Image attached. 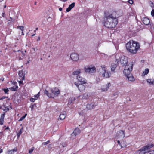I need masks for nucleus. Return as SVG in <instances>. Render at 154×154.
<instances>
[{
    "label": "nucleus",
    "mask_w": 154,
    "mask_h": 154,
    "mask_svg": "<svg viewBox=\"0 0 154 154\" xmlns=\"http://www.w3.org/2000/svg\"><path fill=\"white\" fill-rule=\"evenodd\" d=\"M118 23V19L114 13L105 12L104 19V25L107 28L115 27Z\"/></svg>",
    "instance_id": "1"
},
{
    "label": "nucleus",
    "mask_w": 154,
    "mask_h": 154,
    "mask_svg": "<svg viewBox=\"0 0 154 154\" xmlns=\"http://www.w3.org/2000/svg\"><path fill=\"white\" fill-rule=\"evenodd\" d=\"M127 50L131 53L134 54L140 48V45L137 42L130 40L126 45Z\"/></svg>",
    "instance_id": "2"
},
{
    "label": "nucleus",
    "mask_w": 154,
    "mask_h": 154,
    "mask_svg": "<svg viewBox=\"0 0 154 154\" xmlns=\"http://www.w3.org/2000/svg\"><path fill=\"white\" fill-rule=\"evenodd\" d=\"M60 93V91L58 88L55 87L50 89L49 91L45 90L44 91L45 94L49 98H54L57 96Z\"/></svg>",
    "instance_id": "3"
},
{
    "label": "nucleus",
    "mask_w": 154,
    "mask_h": 154,
    "mask_svg": "<svg viewBox=\"0 0 154 154\" xmlns=\"http://www.w3.org/2000/svg\"><path fill=\"white\" fill-rule=\"evenodd\" d=\"M154 146L153 144H151L144 146L138 151L139 154H145L147 152H149L150 151L149 150L152 147Z\"/></svg>",
    "instance_id": "4"
},
{
    "label": "nucleus",
    "mask_w": 154,
    "mask_h": 154,
    "mask_svg": "<svg viewBox=\"0 0 154 154\" xmlns=\"http://www.w3.org/2000/svg\"><path fill=\"white\" fill-rule=\"evenodd\" d=\"M130 66L128 67V65L125 67V69L123 70V73L126 77L127 76H129L130 74H131V72L132 70L133 64L131 62L129 63Z\"/></svg>",
    "instance_id": "5"
},
{
    "label": "nucleus",
    "mask_w": 154,
    "mask_h": 154,
    "mask_svg": "<svg viewBox=\"0 0 154 154\" xmlns=\"http://www.w3.org/2000/svg\"><path fill=\"white\" fill-rule=\"evenodd\" d=\"M119 60L118 59H116L115 61V63H113L111 64V69L112 72H115V71L117 67V65L119 62Z\"/></svg>",
    "instance_id": "6"
},
{
    "label": "nucleus",
    "mask_w": 154,
    "mask_h": 154,
    "mask_svg": "<svg viewBox=\"0 0 154 154\" xmlns=\"http://www.w3.org/2000/svg\"><path fill=\"white\" fill-rule=\"evenodd\" d=\"M85 71L86 73H93L95 72L96 68L94 66H90L87 68L85 67Z\"/></svg>",
    "instance_id": "7"
},
{
    "label": "nucleus",
    "mask_w": 154,
    "mask_h": 154,
    "mask_svg": "<svg viewBox=\"0 0 154 154\" xmlns=\"http://www.w3.org/2000/svg\"><path fill=\"white\" fill-rule=\"evenodd\" d=\"M120 62L121 64L122 65V66H126L128 60L127 57L125 56H122L120 60Z\"/></svg>",
    "instance_id": "8"
},
{
    "label": "nucleus",
    "mask_w": 154,
    "mask_h": 154,
    "mask_svg": "<svg viewBox=\"0 0 154 154\" xmlns=\"http://www.w3.org/2000/svg\"><path fill=\"white\" fill-rule=\"evenodd\" d=\"M82 84H78V83L76 82L74 83V84L77 87L79 90L80 92H84L85 89V86Z\"/></svg>",
    "instance_id": "9"
},
{
    "label": "nucleus",
    "mask_w": 154,
    "mask_h": 154,
    "mask_svg": "<svg viewBox=\"0 0 154 154\" xmlns=\"http://www.w3.org/2000/svg\"><path fill=\"white\" fill-rule=\"evenodd\" d=\"M70 57L73 61H77L79 59V55L76 53H72L71 54Z\"/></svg>",
    "instance_id": "10"
},
{
    "label": "nucleus",
    "mask_w": 154,
    "mask_h": 154,
    "mask_svg": "<svg viewBox=\"0 0 154 154\" xmlns=\"http://www.w3.org/2000/svg\"><path fill=\"white\" fill-rule=\"evenodd\" d=\"M106 69V66L105 65H102L97 70L99 74L102 75L105 72Z\"/></svg>",
    "instance_id": "11"
},
{
    "label": "nucleus",
    "mask_w": 154,
    "mask_h": 154,
    "mask_svg": "<svg viewBox=\"0 0 154 154\" xmlns=\"http://www.w3.org/2000/svg\"><path fill=\"white\" fill-rule=\"evenodd\" d=\"M77 79L78 81L81 82L82 84H85L87 82L85 79L80 76V75H78Z\"/></svg>",
    "instance_id": "12"
},
{
    "label": "nucleus",
    "mask_w": 154,
    "mask_h": 154,
    "mask_svg": "<svg viewBox=\"0 0 154 154\" xmlns=\"http://www.w3.org/2000/svg\"><path fill=\"white\" fill-rule=\"evenodd\" d=\"M80 132V130L78 128L75 129L73 132L71 134V136L74 137L75 136L79 134Z\"/></svg>",
    "instance_id": "13"
},
{
    "label": "nucleus",
    "mask_w": 154,
    "mask_h": 154,
    "mask_svg": "<svg viewBox=\"0 0 154 154\" xmlns=\"http://www.w3.org/2000/svg\"><path fill=\"white\" fill-rule=\"evenodd\" d=\"M109 85H110V83H109L105 85H103L101 87V90L103 91H106L109 89Z\"/></svg>",
    "instance_id": "14"
},
{
    "label": "nucleus",
    "mask_w": 154,
    "mask_h": 154,
    "mask_svg": "<svg viewBox=\"0 0 154 154\" xmlns=\"http://www.w3.org/2000/svg\"><path fill=\"white\" fill-rule=\"evenodd\" d=\"M117 136L119 138L121 137L123 138L125 137V132L123 131H119L117 133Z\"/></svg>",
    "instance_id": "15"
},
{
    "label": "nucleus",
    "mask_w": 154,
    "mask_h": 154,
    "mask_svg": "<svg viewBox=\"0 0 154 154\" xmlns=\"http://www.w3.org/2000/svg\"><path fill=\"white\" fill-rule=\"evenodd\" d=\"M25 71H23V70H21L19 71V75L20 77H21V79L22 80H24L25 76Z\"/></svg>",
    "instance_id": "16"
},
{
    "label": "nucleus",
    "mask_w": 154,
    "mask_h": 154,
    "mask_svg": "<svg viewBox=\"0 0 154 154\" xmlns=\"http://www.w3.org/2000/svg\"><path fill=\"white\" fill-rule=\"evenodd\" d=\"M97 104H94V103L87 104L86 106V108L88 109H93Z\"/></svg>",
    "instance_id": "17"
},
{
    "label": "nucleus",
    "mask_w": 154,
    "mask_h": 154,
    "mask_svg": "<svg viewBox=\"0 0 154 154\" xmlns=\"http://www.w3.org/2000/svg\"><path fill=\"white\" fill-rule=\"evenodd\" d=\"M111 75V73L109 71H107L106 70H105V72L103 74L102 76L103 77H105L106 78H108L110 77Z\"/></svg>",
    "instance_id": "18"
},
{
    "label": "nucleus",
    "mask_w": 154,
    "mask_h": 154,
    "mask_svg": "<svg viewBox=\"0 0 154 154\" xmlns=\"http://www.w3.org/2000/svg\"><path fill=\"white\" fill-rule=\"evenodd\" d=\"M66 113L65 112H61L59 118L60 120H63L66 117Z\"/></svg>",
    "instance_id": "19"
},
{
    "label": "nucleus",
    "mask_w": 154,
    "mask_h": 154,
    "mask_svg": "<svg viewBox=\"0 0 154 154\" xmlns=\"http://www.w3.org/2000/svg\"><path fill=\"white\" fill-rule=\"evenodd\" d=\"M142 20L143 23L146 25H148L150 23L149 19L146 17L143 18Z\"/></svg>",
    "instance_id": "20"
},
{
    "label": "nucleus",
    "mask_w": 154,
    "mask_h": 154,
    "mask_svg": "<svg viewBox=\"0 0 154 154\" xmlns=\"http://www.w3.org/2000/svg\"><path fill=\"white\" fill-rule=\"evenodd\" d=\"M75 3L73 2L70 4L69 7L66 9V11L67 12H69L75 6Z\"/></svg>",
    "instance_id": "21"
},
{
    "label": "nucleus",
    "mask_w": 154,
    "mask_h": 154,
    "mask_svg": "<svg viewBox=\"0 0 154 154\" xmlns=\"http://www.w3.org/2000/svg\"><path fill=\"white\" fill-rule=\"evenodd\" d=\"M127 79H128V81L133 82L135 81V79L133 77L132 74H130L129 76H126Z\"/></svg>",
    "instance_id": "22"
},
{
    "label": "nucleus",
    "mask_w": 154,
    "mask_h": 154,
    "mask_svg": "<svg viewBox=\"0 0 154 154\" xmlns=\"http://www.w3.org/2000/svg\"><path fill=\"white\" fill-rule=\"evenodd\" d=\"M90 96V94L88 93H84L82 96V98L83 99H87Z\"/></svg>",
    "instance_id": "23"
},
{
    "label": "nucleus",
    "mask_w": 154,
    "mask_h": 154,
    "mask_svg": "<svg viewBox=\"0 0 154 154\" xmlns=\"http://www.w3.org/2000/svg\"><path fill=\"white\" fill-rule=\"evenodd\" d=\"M17 148L15 147L13 149L8 150V154H14V152H17Z\"/></svg>",
    "instance_id": "24"
},
{
    "label": "nucleus",
    "mask_w": 154,
    "mask_h": 154,
    "mask_svg": "<svg viewBox=\"0 0 154 154\" xmlns=\"http://www.w3.org/2000/svg\"><path fill=\"white\" fill-rule=\"evenodd\" d=\"M147 82L149 85H154V79H148L147 80Z\"/></svg>",
    "instance_id": "25"
},
{
    "label": "nucleus",
    "mask_w": 154,
    "mask_h": 154,
    "mask_svg": "<svg viewBox=\"0 0 154 154\" xmlns=\"http://www.w3.org/2000/svg\"><path fill=\"white\" fill-rule=\"evenodd\" d=\"M81 73V70L78 69L74 71L72 73V75H77Z\"/></svg>",
    "instance_id": "26"
},
{
    "label": "nucleus",
    "mask_w": 154,
    "mask_h": 154,
    "mask_svg": "<svg viewBox=\"0 0 154 154\" xmlns=\"http://www.w3.org/2000/svg\"><path fill=\"white\" fill-rule=\"evenodd\" d=\"M18 88V86H16V87L15 86H13L11 88H9V89L13 91H17V89Z\"/></svg>",
    "instance_id": "27"
},
{
    "label": "nucleus",
    "mask_w": 154,
    "mask_h": 154,
    "mask_svg": "<svg viewBox=\"0 0 154 154\" xmlns=\"http://www.w3.org/2000/svg\"><path fill=\"white\" fill-rule=\"evenodd\" d=\"M149 72V69L148 68H146L145 69V71L143 72V73L144 75H146L148 74Z\"/></svg>",
    "instance_id": "28"
},
{
    "label": "nucleus",
    "mask_w": 154,
    "mask_h": 154,
    "mask_svg": "<svg viewBox=\"0 0 154 154\" xmlns=\"http://www.w3.org/2000/svg\"><path fill=\"white\" fill-rule=\"evenodd\" d=\"M17 28L19 29L22 31H23L24 30V27L23 26H17Z\"/></svg>",
    "instance_id": "29"
},
{
    "label": "nucleus",
    "mask_w": 154,
    "mask_h": 154,
    "mask_svg": "<svg viewBox=\"0 0 154 154\" xmlns=\"http://www.w3.org/2000/svg\"><path fill=\"white\" fill-rule=\"evenodd\" d=\"M5 112L3 113V114H2L1 115V118L0 119L4 120L5 116Z\"/></svg>",
    "instance_id": "30"
},
{
    "label": "nucleus",
    "mask_w": 154,
    "mask_h": 154,
    "mask_svg": "<svg viewBox=\"0 0 154 154\" xmlns=\"http://www.w3.org/2000/svg\"><path fill=\"white\" fill-rule=\"evenodd\" d=\"M27 115L26 114L24 116H23L21 117L20 119H19V121H22L26 117V116Z\"/></svg>",
    "instance_id": "31"
},
{
    "label": "nucleus",
    "mask_w": 154,
    "mask_h": 154,
    "mask_svg": "<svg viewBox=\"0 0 154 154\" xmlns=\"http://www.w3.org/2000/svg\"><path fill=\"white\" fill-rule=\"evenodd\" d=\"M21 133H22V129H21L20 130L19 132L17 134V136L18 137H19L21 135Z\"/></svg>",
    "instance_id": "32"
},
{
    "label": "nucleus",
    "mask_w": 154,
    "mask_h": 154,
    "mask_svg": "<svg viewBox=\"0 0 154 154\" xmlns=\"http://www.w3.org/2000/svg\"><path fill=\"white\" fill-rule=\"evenodd\" d=\"M3 90L4 91V92H5V94H8V93L9 91V90H8V89L4 88V89H3Z\"/></svg>",
    "instance_id": "33"
},
{
    "label": "nucleus",
    "mask_w": 154,
    "mask_h": 154,
    "mask_svg": "<svg viewBox=\"0 0 154 154\" xmlns=\"http://www.w3.org/2000/svg\"><path fill=\"white\" fill-rule=\"evenodd\" d=\"M3 106H4L5 109H2V110L3 111H5V110H7V111L9 110V109L8 107H5V106L4 105H3Z\"/></svg>",
    "instance_id": "34"
},
{
    "label": "nucleus",
    "mask_w": 154,
    "mask_h": 154,
    "mask_svg": "<svg viewBox=\"0 0 154 154\" xmlns=\"http://www.w3.org/2000/svg\"><path fill=\"white\" fill-rule=\"evenodd\" d=\"M39 94H40V92H38V93L36 95H35L34 96V97H35V98H36V99H38L39 96Z\"/></svg>",
    "instance_id": "35"
},
{
    "label": "nucleus",
    "mask_w": 154,
    "mask_h": 154,
    "mask_svg": "<svg viewBox=\"0 0 154 154\" xmlns=\"http://www.w3.org/2000/svg\"><path fill=\"white\" fill-rule=\"evenodd\" d=\"M34 149V148L33 147L31 149H30L29 150V153H31L32 152H33Z\"/></svg>",
    "instance_id": "36"
},
{
    "label": "nucleus",
    "mask_w": 154,
    "mask_h": 154,
    "mask_svg": "<svg viewBox=\"0 0 154 154\" xmlns=\"http://www.w3.org/2000/svg\"><path fill=\"white\" fill-rule=\"evenodd\" d=\"M50 141L48 140L46 142H44L42 143V145H45L48 144L49 143Z\"/></svg>",
    "instance_id": "37"
},
{
    "label": "nucleus",
    "mask_w": 154,
    "mask_h": 154,
    "mask_svg": "<svg viewBox=\"0 0 154 154\" xmlns=\"http://www.w3.org/2000/svg\"><path fill=\"white\" fill-rule=\"evenodd\" d=\"M62 145L63 147H65L66 146L67 144L66 143H62Z\"/></svg>",
    "instance_id": "38"
},
{
    "label": "nucleus",
    "mask_w": 154,
    "mask_h": 154,
    "mask_svg": "<svg viewBox=\"0 0 154 154\" xmlns=\"http://www.w3.org/2000/svg\"><path fill=\"white\" fill-rule=\"evenodd\" d=\"M151 15L154 17V9H152L151 12Z\"/></svg>",
    "instance_id": "39"
},
{
    "label": "nucleus",
    "mask_w": 154,
    "mask_h": 154,
    "mask_svg": "<svg viewBox=\"0 0 154 154\" xmlns=\"http://www.w3.org/2000/svg\"><path fill=\"white\" fill-rule=\"evenodd\" d=\"M4 120L0 119V122L1 125H2L3 124Z\"/></svg>",
    "instance_id": "40"
},
{
    "label": "nucleus",
    "mask_w": 154,
    "mask_h": 154,
    "mask_svg": "<svg viewBox=\"0 0 154 154\" xmlns=\"http://www.w3.org/2000/svg\"><path fill=\"white\" fill-rule=\"evenodd\" d=\"M35 100H36V99H33V98H31L30 99V101L32 102H34Z\"/></svg>",
    "instance_id": "41"
},
{
    "label": "nucleus",
    "mask_w": 154,
    "mask_h": 154,
    "mask_svg": "<svg viewBox=\"0 0 154 154\" xmlns=\"http://www.w3.org/2000/svg\"><path fill=\"white\" fill-rule=\"evenodd\" d=\"M49 150H50L52 149V146L51 144H49L48 146Z\"/></svg>",
    "instance_id": "42"
},
{
    "label": "nucleus",
    "mask_w": 154,
    "mask_h": 154,
    "mask_svg": "<svg viewBox=\"0 0 154 154\" xmlns=\"http://www.w3.org/2000/svg\"><path fill=\"white\" fill-rule=\"evenodd\" d=\"M128 2L129 3L131 4L133 3V1L132 0H129Z\"/></svg>",
    "instance_id": "43"
},
{
    "label": "nucleus",
    "mask_w": 154,
    "mask_h": 154,
    "mask_svg": "<svg viewBox=\"0 0 154 154\" xmlns=\"http://www.w3.org/2000/svg\"><path fill=\"white\" fill-rule=\"evenodd\" d=\"M34 105H31L30 106V107L31 108L32 110H33V108L34 107Z\"/></svg>",
    "instance_id": "44"
},
{
    "label": "nucleus",
    "mask_w": 154,
    "mask_h": 154,
    "mask_svg": "<svg viewBox=\"0 0 154 154\" xmlns=\"http://www.w3.org/2000/svg\"><path fill=\"white\" fill-rule=\"evenodd\" d=\"M2 16L3 17H5V12L3 13L2 14Z\"/></svg>",
    "instance_id": "45"
},
{
    "label": "nucleus",
    "mask_w": 154,
    "mask_h": 154,
    "mask_svg": "<svg viewBox=\"0 0 154 154\" xmlns=\"http://www.w3.org/2000/svg\"><path fill=\"white\" fill-rule=\"evenodd\" d=\"M151 6L152 7V8H153V7H154V4H153V3L152 2L151 3Z\"/></svg>",
    "instance_id": "46"
},
{
    "label": "nucleus",
    "mask_w": 154,
    "mask_h": 154,
    "mask_svg": "<svg viewBox=\"0 0 154 154\" xmlns=\"http://www.w3.org/2000/svg\"><path fill=\"white\" fill-rule=\"evenodd\" d=\"M7 97H2V98H0V100H2L3 99H4L6 98H7Z\"/></svg>",
    "instance_id": "47"
},
{
    "label": "nucleus",
    "mask_w": 154,
    "mask_h": 154,
    "mask_svg": "<svg viewBox=\"0 0 154 154\" xmlns=\"http://www.w3.org/2000/svg\"><path fill=\"white\" fill-rule=\"evenodd\" d=\"M3 135L2 132H0V137H1Z\"/></svg>",
    "instance_id": "48"
},
{
    "label": "nucleus",
    "mask_w": 154,
    "mask_h": 154,
    "mask_svg": "<svg viewBox=\"0 0 154 154\" xmlns=\"http://www.w3.org/2000/svg\"><path fill=\"white\" fill-rule=\"evenodd\" d=\"M40 39V36H38V39L37 40V41H39Z\"/></svg>",
    "instance_id": "49"
},
{
    "label": "nucleus",
    "mask_w": 154,
    "mask_h": 154,
    "mask_svg": "<svg viewBox=\"0 0 154 154\" xmlns=\"http://www.w3.org/2000/svg\"><path fill=\"white\" fill-rule=\"evenodd\" d=\"M3 152V150L2 149H0V153L2 152Z\"/></svg>",
    "instance_id": "50"
},
{
    "label": "nucleus",
    "mask_w": 154,
    "mask_h": 154,
    "mask_svg": "<svg viewBox=\"0 0 154 154\" xmlns=\"http://www.w3.org/2000/svg\"><path fill=\"white\" fill-rule=\"evenodd\" d=\"M59 10L60 11H62V8H59Z\"/></svg>",
    "instance_id": "51"
},
{
    "label": "nucleus",
    "mask_w": 154,
    "mask_h": 154,
    "mask_svg": "<svg viewBox=\"0 0 154 154\" xmlns=\"http://www.w3.org/2000/svg\"><path fill=\"white\" fill-rule=\"evenodd\" d=\"M9 129V127H7L5 129V130L6 129Z\"/></svg>",
    "instance_id": "52"
},
{
    "label": "nucleus",
    "mask_w": 154,
    "mask_h": 154,
    "mask_svg": "<svg viewBox=\"0 0 154 154\" xmlns=\"http://www.w3.org/2000/svg\"><path fill=\"white\" fill-rule=\"evenodd\" d=\"M0 79L2 80V81H3L4 80V78H2Z\"/></svg>",
    "instance_id": "53"
},
{
    "label": "nucleus",
    "mask_w": 154,
    "mask_h": 154,
    "mask_svg": "<svg viewBox=\"0 0 154 154\" xmlns=\"http://www.w3.org/2000/svg\"><path fill=\"white\" fill-rule=\"evenodd\" d=\"M19 82L20 84H22V82L21 81H20Z\"/></svg>",
    "instance_id": "54"
},
{
    "label": "nucleus",
    "mask_w": 154,
    "mask_h": 154,
    "mask_svg": "<svg viewBox=\"0 0 154 154\" xmlns=\"http://www.w3.org/2000/svg\"><path fill=\"white\" fill-rule=\"evenodd\" d=\"M117 142L119 144H120V142L119 140L117 141Z\"/></svg>",
    "instance_id": "55"
},
{
    "label": "nucleus",
    "mask_w": 154,
    "mask_h": 154,
    "mask_svg": "<svg viewBox=\"0 0 154 154\" xmlns=\"http://www.w3.org/2000/svg\"><path fill=\"white\" fill-rule=\"evenodd\" d=\"M151 153L153 154H154V150Z\"/></svg>",
    "instance_id": "56"
},
{
    "label": "nucleus",
    "mask_w": 154,
    "mask_h": 154,
    "mask_svg": "<svg viewBox=\"0 0 154 154\" xmlns=\"http://www.w3.org/2000/svg\"><path fill=\"white\" fill-rule=\"evenodd\" d=\"M32 49H33V51H35V48H32Z\"/></svg>",
    "instance_id": "57"
},
{
    "label": "nucleus",
    "mask_w": 154,
    "mask_h": 154,
    "mask_svg": "<svg viewBox=\"0 0 154 154\" xmlns=\"http://www.w3.org/2000/svg\"><path fill=\"white\" fill-rule=\"evenodd\" d=\"M22 35H24V33H23V31H22Z\"/></svg>",
    "instance_id": "58"
},
{
    "label": "nucleus",
    "mask_w": 154,
    "mask_h": 154,
    "mask_svg": "<svg viewBox=\"0 0 154 154\" xmlns=\"http://www.w3.org/2000/svg\"><path fill=\"white\" fill-rule=\"evenodd\" d=\"M35 35V34H33L32 35V36H33Z\"/></svg>",
    "instance_id": "59"
},
{
    "label": "nucleus",
    "mask_w": 154,
    "mask_h": 154,
    "mask_svg": "<svg viewBox=\"0 0 154 154\" xmlns=\"http://www.w3.org/2000/svg\"><path fill=\"white\" fill-rule=\"evenodd\" d=\"M38 28H36L35 29V30H38Z\"/></svg>",
    "instance_id": "60"
},
{
    "label": "nucleus",
    "mask_w": 154,
    "mask_h": 154,
    "mask_svg": "<svg viewBox=\"0 0 154 154\" xmlns=\"http://www.w3.org/2000/svg\"><path fill=\"white\" fill-rule=\"evenodd\" d=\"M0 109H2V107L1 106H0Z\"/></svg>",
    "instance_id": "61"
},
{
    "label": "nucleus",
    "mask_w": 154,
    "mask_h": 154,
    "mask_svg": "<svg viewBox=\"0 0 154 154\" xmlns=\"http://www.w3.org/2000/svg\"><path fill=\"white\" fill-rule=\"evenodd\" d=\"M6 7V5H5V6H4V8H5Z\"/></svg>",
    "instance_id": "62"
},
{
    "label": "nucleus",
    "mask_w": 154,
    "mask_h": 154,
    "mask_svg": "<svg viewBox=\"0 0 154 154\" xmlns=\"http://www.w3.org/2000/svg\"><path fill=\"white\" fill-rule=\"evenodd\" d=\"M133 128L132 127H131L130 129H132Z\"/></svg>",
    "instance_id": "63"
},
{
    "label": "nucleus",
    "mask_w": 154,
    "mask_h": 154,
    "mask_svg": "<svg viewBox=\"0 0 154 154\" xmlns=\"http://www.w3.org/2000/svg\"><path fill=\"white\" fill-rule=\"evenodd\" d=\"M149 154H153L152 153H150Z\"/></svg>",
    "instance_id": "64"
}]
</instances>
